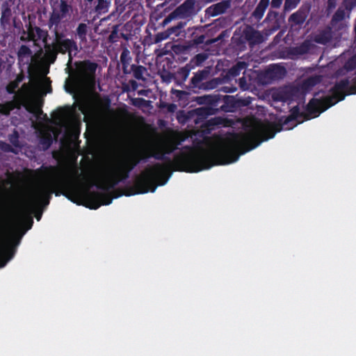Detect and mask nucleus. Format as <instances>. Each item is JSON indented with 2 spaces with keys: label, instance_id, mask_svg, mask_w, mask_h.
<instances>
[{
  "label": "nucleus",
  "instance_id": "f257e3e1",
  "mask_svg": "<svg viewBox=\"0 0 356 356\" xmlns=\"http://www.w3.org/2000/svg\"><path fill=\"white\" fill-rule=\"evenodd\" d=\"M305 110L307 113H300L299 106L296 105L290 110L291 114L284 121L264 127L260 134L257 131L248 134H230L220 143L209 149L204 148L203 140H194L195 151L184 156L179 149V172H197L213 165L236 162L241 155L254 149L262 141L274 138L283 127L292 129L298 118L310 120L314 118L308 113L307 107Z\"/></svg>",
  "mask_w": 356,
  "mask_h": 356
},
{
  "label": "nucleus",
  "instance_id": "f03ea898",
  "mask_svg": "<svg viewBox=\"0 0 356 356\" xmlns=\"http://www.w3.org/2000/svg\"><path fill=\"white\" fill-rule=\"evenodd\" d=\"M40 169L44 170L47 179L37 187L28 200L27 206L30 209L47 207L53 193L56 196L63 195L72 202L79 204L81 192L75 181L78 176L76 169H63L55 165H42Z\"/></svg>",
  "mask_w": 356,
  "mask_h": 356
},
{
  "label": "nucleus",
  "instance_id": "7ed1b4c3",
  "mask_svg": "<svg viewBox=\"0 0 356 356\" xmlns=\"http://www.w3.org/2000/svg\"><path fill=\"white\" fill-rule=\"evenodd\" d=\"M178 171V154H175L173 160L167 163H156L147 166L138 175L131 186L126 187L124 195L131 196L137 194L154 193L159 186L165 184L172 172Z\"/></svg>",
  "mask_w": 356,
  "mask_h": 356
},
{
  "label": "nucleus",
  "instance_id": "20e7f679",
  "mask_svg": "<svg viewBox=\"0 0 356 356\" xmlns=\"http://www.w3.org/2000/svg\"><path fill=\"white\" fill-rule=\"evenodd\" d=\"M330 90L331 96L317 97L319 92L314 95L307 104V110L310 115L318 117L336 103L343 100L346 95L356 94V85L350 86V80L346 78L336 82Z\"/></svg>",
  "mask_w": 356,
  "mask_h": 356
},
{
  "label": "nucleus",
  "instance_id": "39448f33",
  "mask_svg": "<svg viewBox=\"0 0 356 356\" xmlns=\"http://www.w3.org/2000/svg\"><path fill=\"white\" fill-rule=\"evenodd\" d=\"M140 159L131 156L120 160L107 173L97 179L95 184L97 188L108 192L115 188L120 182L127 179L129 173L140 163Z\"/></svg>",
  "mask_w": 356,
  "mask_h": 356
},
{
  "label": "nucleus",
  "instance_id": "423d86ee",
  "mask_svg": "<svg viewBox=\"0 0 356 356\" xmlns=\"http://www.w3.org/2000/svg\"><path fill=\"white\" fill-rule=\"evenodd\" d=\"M54 35V42L51 44L45 43L44 44L45 59L49 63L53 64L56 60L57 56L59 53L62 54L67 53L69 62H72V51L76 52L78 50L76 42L72 39L64 38V32H56V33Z\"/></svg>",
  "mask_w": 356,
  "mask_h": 356
},
{
  "label": "nucleus",
  "instance_id": "0eeeda50",
  "mask_svg": "<svg viewBox=\"0 0 356 356\" xmlns=\"http://www.w3.org/2000/svg\"><path fill=\"white\" fill-rule=\"evenodd\" d=\"M76 74L83 82H93L95 79L97 63L90 60L76 61L75 63Z\"/></svg>",
  "mask_w": 356,
  "mask_h": 356
},
{
  "label": "nucleus",
  "instance_id": "6e6552de",
  "mask_svg": "<svg viewBox=\"0 0 356 356\" xmlns=\"http://www.w3.org/2000/svg\"><path fill=\"white\" fill-rule=\"evenodd\" d=\"M175 55L170 54V56H166L163 60V71L161 76L163 81L170 83L174 81L178 85V60Z\"/></svg>",
  "mask_w": 356,
  "mask_h": 356
},
{
  "label": "nucleus",
  "instance_id": "1a4fd4ad",
  "mask_svg": "<svg viewBox=\"0 0 356 356\" xmlns=\"http://www.w3.org/2000/svg\"><path fill=\"white\" fill-rule=\"evenodd\" d=\"M113 199L109 193L88 191L84 196L85 206L90 209H97L102 205L111 204Z\"/></svg>",
  "mask_w": 356,
  "mask_h": 356
},
{
  "label": "nucleus",
  "instance_id": "9d476101",
  "mask_svg": "<svg viewBox=\"0 0 356 356\" xmlns=\"http://www.w3.org/2000/svg\"><path fill=\"white\" fill-rule=\"evenodd\" d=\"M0 227V268L3 267L6 263L15 255L16 248L12 242L3 237L1 234L2 229Z\"/></svg>",
  "mask_w": 356,
  "mask_h": 356
},
{
  "label": "nucleus",
  "instance_id": "9b49d317",
  "mask_svg": "<svg viewBox=\"0 0 356 356\" xmlns=\"http://www.w3.org/2000/svg\"><path fill=\"white\" fill-rule=\"evenodd\" d=\"M67 17V16L51 10L49 13V17L47 24L49 29L54 34H56V32H65V31H66L65 23Z\"/></svg>",
  "mask_w": 356,
  "mask_h": 356
},
{
  "label": "nucleus",
  "instance_id": "f8f14e48",
  "mask_svg": "<svg viewBox=\"0 0 356 356\" xmlns=\"http://www.w3.org/2000/svg\"><path fill=\"white\" fill-rule=\"evenodd\" d=\"M296 90L292 86H284L273 92L272 97L275 102H291L296 97Z\"/></svg>",
  "mask_w": 356,
  "mask_h": 356
},
{
  "label": "nucleus",
  "instance_id": "ddd939ff",
  "mask_svg": "<svg viewBox=\"0 0 356 356\" xmlns=\"http://www.w3.org/2000/svg\"><path fill=\"white\" fill-rule=\"evenodd\" d=\"M51 10L69 17L73 13V7L67 0H50Z\"/></svg>",
  "mask_w": 356,
  "mask_h": 356
},
{
  "label": "nucleus",
  "instance_id": "4468645a",
  "mask_svg": "<svg viewBox=\"0 0 356 356\" xmlns=\"http://www.w3.org/2000/svg\"><path fill=\"white\" fill-rule=\"evenodd\" d=\"M310 10V6H301L298 10L290 15L289 22L291 23L292 25H302L307 20Z\"/></svg>",
  "mask_w": 356,
  "mask_h": 356
},
{
  "label": "nucleus",
  "instance_id": "2eb2a0df",
  "mask_svg": "<svg viewBox=\"0 0 356 356\" xmlns=\"http://www.w3.org/2000/svg\"><path fill=\"white\" fill-rule=\"evenodd\" d=\"M286 73V70L284 66L273 64L264 71V76L271 80H279L283 78Z\"/></svg>",
  "mask_w": 356,
  "mask_h": 356
},
{
  "label": "nucleus",
  "instance_id": "dca6fc26",
  "mask_svg": "<svg viewBox=\"0 0 356 356\" xmlns=\"http://www.w3.org/2000/svg\"><path fill=\"white\" fill-rule=\"evenodd\" d=\"M243 37L252 45L261 44L263 42V36L260 32L250 26L243 29Z\"/></svg>",
  "mask_w": 356,
  "mask_h": 356
},
{
  "label": "nucleus",
  "instance_id": "f3484780",
  "mask_svg": "<svg viewBox=\"0 0 356 356\" xmlns=\"http://www.w3.org/2000/svg\"><path fill=\"white\" fill-rule=\"evenodd\" d=\"M219 111V108L204 106L192 110L191 113L197 117L194 120L197 123L198 120H203L209 115H216Z\"/></svg>",
  "mask_w": 356,
  "mask_h": 356
},
{
  "label": "nucleus",
  "instance_id": "a211bd4d",
  "mask_svg": "<svg viewBox=\"0 0 356 356\" xmlns=\"http://www.w3.org/2000/svg\"><path fill=\"white\" fill-rule=\"evenodd\" d=\"M126 75L130 74L135 79L138 81H146V76H148L147 69L140 65L131 64V67H129L127 73H124Z\"/></svg>",
  "mask_w": 356,
  "mask_h": 356
},
{
  "label": "nucleus",
  "instance_id": "6ab92c4d",
  "mask_svg": "<svg viewBox=\"0 0 356 356\" xmlns=\"http://www.w3.org/2000/svg\"><path fill=\"white\" fill-rule=\"evenodd\" d=\"M231 6V0L222 1L207 8L206 13L211 16L224 13Z\"/></svg>",
  "mask_w": 356,
  "mask_h": 356
},
{
  "label": "nucleus",
  "instance_id": "aec40b11",
  "mask_svg": "<svg viewBox=\"0 0 356 356\" xmlns=\"http://www.w3.org/2000/svg\"><path fill=\"white\" fill-rule=\"evenodd\" d=\"M225 119L222 117H214L207 120L202 125L203 132L210 134L211 131L215 129L216 127L225 125Z\"/></svg>",
  "mask_w": 356,
  "mask_h": 356
},
{
  "label": "nucleus",
  "instance_id": "412c9836",
  "mask_svg": "<svg viewBox=\"0 0 356 356\" xmlns=\"http://www.w3.org/2000/svg\"><path fill=\"white\" fill-rule=\"evenodd\" d=\"M22 105L21 99H14L0 104V113L8 115L15 108L19 109Z\"/></svg>",
  "mask_w": 356,
  "mask_h": 356
},
{
  "label": "nucleus",
  "instance_id": "4be33fe9",
  "mask_svg": "<svg viewBox=\"0 0 356 356\" xmlns=\"http://www.w3.org/2000/svg\"><path fill=\"white\" fill-rule=\"evenodd\" d=\"M221 101L219 95H204L198 98V102L204 104L206 106H211L213 108H218V104Z\"/></svg>",
  "mask_w": 356,
  "mask_h": 356
},
{
  "label": "nucleus",
  "instance_id": "5701e85b",
  "mask_svg": "<svg viewBox=\"0 0 356 356\" xmlns=\"http://www.w3.org/2000/svg\"><path fill=\"white\" fill-rule=\"evenodd\" d=\"M194 0H186L183 4L179 6V19L191 15L194 12Z\"/></svg>",
  "mask_w": 356,
  "mask_h": 356
},
{
  "label": "nucleus",
  "instance_id": "b1692460",
  "mask_svg": "<svg viewBox=\"0 0 356 356\" xmlns=\"http://www.w3.org/2000/svg\"><path fill=\"white\" fill-rule=\"evenodd\" d=\"M269 3L270 0H260V2L252 13V17L259 22L260 19H261L266 8L269 6Z\"/></svg>",
  "mask_w": 356,
  "mask_h": 356
},
{
  "label": "nucleus",
  "instance_id": "393cba45",
  "mask_svg": "<svg viewBox=\"0 0 356 356\" xmlns=\"http://www.w3.org/2000/svg\"><path fill=\"white\" fill-rule=\"evenodd\" d=\"M131 60L132 58L131 56L130 51L127 47H124L120 54V63L122 64L123 73H127L129 67H131Z\"/></svg>",
  "mask_w": 356,
  "mask_h": 356
},
{
  "label": "nucleus",
  "instance_id": "a878e982",
  "mask_svg": "<svg viewBox=\"0 0 356 356\" xmlns=\"http://www.w3.org/2000/svg\"><path fill=\"white\" fill-rule=\"evenodd\" d=\"M209 75V70L204 69L199 70L196 72L191 79V83L193 87H200L202 82L205 80Z\"/></svg>",
  "mask_w": 356,
  "mask_h": 356
},
{
  "label": "nucleus",
  "instance_id": "bb28decb",
  "mask_svg": "<svg viewBox=\"0 0 356 356\" xmlns=\"http://www.w3.org/2000/svg\"><path fill=\"white\" fill-rule=\"evenodd\" d=\"M172 33H175L176 36H178V25L174 26L171 28L168 29L166 31L158 33L154 37V43H159L161 41L166 40Z\"/></svg>",
  "mask_w": 356,
  "mask_h": 356
},
{
  "label": "nucleus",
  "instance_id": "cd10ccee",
  "mask_svg": "<svg viewBox=\"0 0 356 356\" xmlns=\"http://www.w3.org/2000/svg\"><path fill=\"white\" fill-rule=\"evenodd\" d=\"M278 17H279V12H277V11H274V10H270L268 12V13L265 17V19L264 21V23H268V22H272V21H275L273 26L272 28H270V29L269 30V33L276 31L280 28L279 19H277Z\"/></svg>",
  "mask_w": 356,
  "mask_h": 356
},
{
  "label": "nucleus",
  "instance_id": "c85d7f7f",
  "mask_svg": "<svg viewBox=\"0 0 356 356\" xmlns=\"http://www.w3.org/2000/svg\"><path fill=\"white\" fill-rule=\"evenodd\" d=\"M32 55V51L31 49L25 45L22 44L18 49L17 51V58L19 63H22L24 61V58H26L25 63H29V58Z\"/></svg>",
  "mask_w": 356,
  "mask_h": 356
},
{
  "label": "nucleus",
  "instance_id": "c756f323",
  "mask_svg": "<svg viewBox=\"0 0 356 356\" xmlns=\"http://www.w3.org/2000/svg\"><path fill=\"white\" fill-rule=\"evenodd\" d=\"M248 65L243 61H239L230 67L227 72L229 76L234 78L240 75L242 70H245Z\"/></svg>",
  "mask_w": 356,
  "mask_h": 356
},
{
  "label": "nucleus",
  "instance_id": "7c9ffc66",
  "mask_svg": "<svg viewBox=\"0 0 356 356\" xmlns=\"http://www.w3.org/2000/svg\"><path fill=\"white\" fill-rule=\"evenodd\" d=\"M311 49V44L308 41H305L300 45L293 47L291 50L292 55H305Z\"/></svg>",
  "mask_w": 356,
  "mask_h": 356
},
{
  "label": "nucleus",
  "instance_id": "2f4dec72",
  "mask_svg": "<svg viewBox=\"0 0 356 356\" xmlns=\"http://www.w3.org/2000/svg\"><path fill=\"white\" fill-rule=\"evenodd\" d=\"M161 54L167 56H170V54L178 56V44H176L175 42L165 43L161 49Z\"/></svg>",
  "mask_w": 356,
  "mask_h": 356
},
{
  "label": "nucleus",
  "instance_id": "473e14b6",
  "mask_svg": "<svg viewBox=\"0 0 356 356\" xmlns=\"http://www.w3.org/2000/svg\"><path fill=\"white\" fill-rule=\"evenodd\" d=\"M111 6L109 0H97V3L95 6V12L99 15L105 14L108 11Z\"/></svg>",
  "mask_w": 356,
  "mask_h": 356
},
{
  "label": "nucleus",
  "instance_id": "72a5a7b5",
  "mask_svg": "<svg viewBox=\"0 0 356 356\" xmlns=\"http://www.w3.org/2000/svg\"><path fill=\"white\" fill-rule=\"evenodd\" d=\"M157 106L164 113H174L177 107L175 104L167 103L162 100L157 103Z\"/></svg>",
  "mask_w": 356,
  "mask_h": 356
},
{
  "label": "nucleus",
  "instance_id": "f704fd0d",
  "mask_svg": "<svg viewBox=\"0 0 356 356\" xmlns=\"http://www.w3.org/2000/svg\"><path fill=\"white\" fill-rule=\"evenodd\" d=\"M154 158L157 160H165V153L163 152L159 149H154L152 152L151 153H145L144 156L142 158H140L139 159L147 161L149 158Z\"/></svg>",
  "mask_w": 356,
  "mask_h": 356
},
{
  "label": "nucleus",
  "instance_id": "c9c22d12",
  "mask_svg": "<svg viewBox=\"0 0 356 356\" xmlns=\"http://www.w3.org/2000/svg\"><path fill=\"white\" fill-rule=\"evenodd\" d=\"M39 143L43 151L47 150L53 143V138L50 134H46L40 138Z\"/></svg>",
  "mask_w": 356,
  "mask_h": 356
},
{
  "label": "nucleus",
  "instance_id": "e433bc0d",
  "mask_svg": "<svg viewBox=\"0 0 356 356\" xmlns=\"http://www.w3.org/2000/svg\"><path fill=\"white\" fill-rule=\"evenodd\" d=\"M345 8L339 7L332 17V21L336 23L342 22L345 19L346 13Z\"/></svg>",
  "mask_w": 356,
  "mask_h": 356
},
{
  "label": "nucleus",
  "instance_id": "4c0bfd02",
  "mask_svg": "<svg viewBox=\"0 0 356 356\" xmlns=\"http://www.w3.org/2000/svg\"><path fill=\"white\" fill-rule=\"evenodd\" d=\"M88 32V26L84 23H81L76 28V34L81 40H85L86 39V35Z\"/></svg>",
  "mask_w": 356,
  "mask_h": 356
},
{
  "label": "nucleus",
  "instance_id": "58836bf2",
  "mask_svg": "<svg viewBox=\"0 0 356 356\" xmlns=\"http://www.w3.org/2000/svg\"><path fill=\"white\" fill-rule=\"evenodd\" d=\"M208 58L207 53H199L196 54L191 62L197 66L201 65Z\"/></svg>",
  "mask_w": 356,
  "mask_h": 356
},
{
  "label": "nucleus",
  "instance_id": "ea45409f",
  "mask_svg": "<svg viewBox=\"0 0 356 356\" xmlns=\"http://www.w3.org/2000/svg\"><path fill=\"white\" fill-rule=\"evenodd\" d=\"M300 0H285L284 4V11L289 12L295 9L299 4Z\"/></svg>",
  "mask_w": 356,
  "mask_h": 356
},
{
  "label": "nucleus",
  "instance_id": "a19ab883",
  "mask_svg": "<svg viewBox=\"0 0 356 356\" xmlns=\"http://www.w3.org/2000/svg\"><path fill=\"white\" fill-rule=\"evenodd\" d=\"M11 16V10L8 7V4H3L2 7V11H1V22H3L4 20H9L10 17Z\"/></svg>",
  "mask_w": 356,
  "mask_h": 356
},
{
  "label": "nucleus",
  "instance_id": "79ce46f5",
  "mask_svg": "<svg viewBox=\"0 0 356 356\" xmlns=\"http://www.w3.org/2000/svg\"><path fill=\"white\" fill-rule=\"evenodd\" d=\"M178 17V7L175 8L173 11L165 19L162 21V22L160 24L162 26H165L168 23H170L172 19H176Z\"/></svg>",
  "mask_w": 356,
  "mask_h": 356
},
{
  "label": "nucleus",
  "instance_id": "37998d69",
  "mask_svg": "<svg viewBox=\"0 0 356 356\" xmlns=\"http://www.w3.org/2000/svg\"><path fill=\"white\" fill-rule=\"evenodd\" d=\"M344 67L348 71H351L356 69V54L349 58L344 65Z\"/></svg>",
  "mask_w": 356,
  "mask_h": 356
},
{
  "label": "nucleus",
  "instance_id": "c03bdc74",
  "mask_svg": "<svg viewBox=\"0 0 356 356\" xmlns=\"http://www.w3.org/2000/svg\"><path fill=\"white\" fill-rule=\"evenodd\" d=\"M8 140L10 143L15 147H19V134L16 130H14L12 134H10L8 136Z\"/></svg>",
  "mask_w": 356,
  "mask_h": 356
},
{
  "label": "nucleus",
  "instance_id": "a18cd8bd",
  "mask_svg": "<svg viewBox=\"0 0 356 356\" xmlns=\"http://www.w3.org/2000/svg\"><path fill=\"white\" fill-rule=\"evenodd\" d=\"M342 6L345 8L348 13H350L356 7V0H343ZM349 14L348 13V15Z\"/></svg>",
  "mask_w": 356,
  "mask_h": 356
},
{
  "label": "nucleus",
  "instance_id": "49530a36",
  "mask_svg": "<svg viewBox=\"0 0 356 356\" xmlns=\"http://www.w3.org/2000/svg\"><path fill=\"white\" fill-rule=\"evenodd\" d=\"M69 110L70 108L68 107L58 108L55 113L54 118L58 120L63 119L65 117L67 113L69 111Z\"/></svg>",
  "mask_w": 356,
  "mask_h": 356
},
{
  "label": "nucleus",
  "instance_id": "de8ad7c7",
  "mask_svg": "<svg viewBox=\"0 0 356 356\" xmlns=\"http://www.w3.org/2000/svg\"><path fill=\"white\" fill-rule=\"evenodd\" d=\"M19 83L15 80L10 81L6 86V91L9 94H15L16 90L19 88Z\"/></svg>",
  "mask_w": 356,
  "mask_h": 356
},
{
  "label": "nucleus",
  "instance_id": "09e8293b",
  "mask_svg": "<svg viewBox=\"0 0 356 356\" xmlns=\"http://www.w3.org/2000/svg\"><path fill=\"white\" fill-rule=\"evenodd\" d=\"M149 101L143 98H136L133 100V104L138 107H146L149 105Z\"/></svg>",
  "mask_w": 356,
  "mask_h": 356
},
{
  "label": "nucleus",
  "instance_id": "8fccbe9b",
  "mask_svg": "<svg viewBox=\"0 0 356 356\" xmlns=\"http://www.w3.org/2000/svg\"><path fill=\"white\" fill-rule=\"evenodd\" d=\"M330 41V38L327 33H323L318 35L315 38V42L319 44H326Z\"/></svg>",
  "mask_w": 356,
  "mask_h": 356
},
{
  "label": "nucleus",
  "instance_id": "3c124183",
  "mask_svg": "<svg viewBox=\"0 0 356 356\" xmlns=\"http://www.w3.org/2000/svg\"><path fill=\"white\" fill-rule=\"evenodd\" d=\"M0 147L1 148V149H3L4 152H13V153H16V152L15 151V149L8 143H4V142H1V144L0 145Z\"/></svg>",
  "mask_w": 356,
  "mask_h": 356
},
{
  "label": "nucleus",
  "instance_id": "603ef678",
  "mask_svg": "<svg viewBox=\"0 0 356 356\" xmlns=\"http://www.w3.org/2000/svg\"><path fill=\"white\" fill-rule=\"evenodd\" d=\"M218 81L217 79H212L209 81L206 82V86H204V88L206 89H213L217 87Z\"/></svg>",
  "mask_w": 356,
  "mask_h": 356
},
{
  "label": "nucleus",
  "instance_id": "864d4df0",
  "mask_svg": "<svg viewBox=\"0 0 356 356\" xmlns=\"http://www.w3.org/2000/svg\"><path fill=\"white\" fill-rule=\"evenodd\" d=\"M35 31L39 38H42V37L47 38L48 35V33L47 31H44L38 26L35 27Z\"/></svg>",
  "mask_w": 356,
  "mask_h": 356
},
{
  "label": "nucleus",
  "instance_id": "5fc2aeb1",
  "mask_svg": "<svg viewBox=\"0 0 356 356\" xmlns=\"http://www.w3.org/2000/svg\"><path fill=\"white\" fill-rule=\"evenodd\" d=\"M283 0H272L270 3L271 8H279L282 3Z\"/></svg>",
  "mask_w": 356,
  "mask_h": 356
},
{
  "label": "nucleus",
  "instance_id": "6e6d98bb",
  "mask_svg": "<svg viewBox=\"0 0 356 356\" xmlns=\"http://www.w3.org/2000/svg\"><path fill=\"white\" fill-rule=\"evenodd\" d=\"M337 6V0H327V10H332Z\"/></svg>",
  "mask_w": 356,
  "mask_h": 356
},
{
  "label": "nucleus",
  "instance_id": "4d7b16f0",
  "mask_svg": "<svg viewBox=\"0 0 356 356\" xmlns=\"http://www.w3.org/2000/svg\"><path fill=\"white\" fill-rule=\"evenodd\" d=\"M174 149L176 150L178 149V130L174 131Z\"/></svg>",
  "mask_w": 356,
  "mask_h": 356
},
{
  "label": "nucleus",
  "instance_id": "13d9d810",
  "mask_svg": "<svg viewBox=\"0 0 356 356\" xmlns=\"http://www.w3.org/2000/svg\"><path fill=\"white\" fill-rule=\"evenodd\" d=\"M316 79H317L316 77H310L305 81L304 84L314 86L316 83Z\"/></svg>",
  "mask_w": 356,
  "mask_h": 356
},
{
  "label": "nucleus",
  "instance_id": "bf43d9fd",
  "mask_svg": "<svg viewBox=\"0 0 356 356\" xmlns=\"http://www.w3.org/2000/svg\"><path fill=\"white\" fill-rule=\"evenodd\" d=\"M205 36L204 35H200L194 42V44H200L204 42Z\"/></svg>",
  "mask_w": 356,
  "mask_h": 356
},
{
  "label": "nucleus",
  "instance_id": "052dcab7",
  "mask_svg": "<svg viewBox=\"0 0 356 356\" xmlns=\"http://www.w3.org/2000/svg\"><path fill=\"white\" fill-rule=\"evenodd\" d=\"M24 75L22 73H20L17 75L15 80L16 81V82H17L19 84L24 80Z\"/></svg>",
  "mask_w": 356,
  "mask_h": 356
},
{
  "label": "nucleus",
  "instance_id": "680f3d73",
  "mask_svg": "<svg viewBox=\"0 0 356 356\" xmlns=\"http://www.w3.org/2000/svg\"><path fill=\"white\" fill-rule=\"evenodd\" d=\"M129 83H130V85L131 86V87H132V88L134 90H136L137 89V88L138 86V83L136 82V80H130L129 81Z\"/></svg>",
  "mask_w": 356,
  "mask_h": 356
},
{
  "label": "nucleus",
  "instance_id": "e2e57ef3",
  "mask_svg": "<svg viewBox=\"0 0 356 356\" xmlns=\"http://www.w3.org/2000/svg\"><path fill=\"white\" fill-rule=\"evenodd\" d=\"M26 213L24 212H20L17 215V222H19L22 218H26Z\"/></svg>",
  "mask_w": 356,
  "mask_h": 356
},
{
  "label": "nucleus",
  "instance_id": "0e129e2a",
  "mask_svg": "<svg viewBox=\"0 0 356 356\" xmlns=\"http://www.w3.org/2000/svg\"><path fill=\"white\" fill-rule=\"evenodd\" d=\"M33 218H32L31 217H29V218H28V223H29V226H28V227H27V229H31V228L32 225H33Z\"/></svg>",
  "mask_w": 356,
  "mask_h": 356
},
{
  "label": "nucleus",
  "instance_id": "69168bd1",
  "mask_svg": "<svg viewBox=\"0 0 356 356\" xmlns=\"http://www.w3.org/2000/svg\"><path fill=\"white\" fill-rule=\"evenodd\" d=\"M185 136L184 134L181 131H179V145H181V142L184 141Z\"/></svg>",
  "mask_w": 356,
  "mask_h": 356
},
{
  "label": "nucleus",
  "instance_id": "338daca9",
  "mask_svg": "<svg viewBox=\"0 0 356 356\" xmlns=\"http://www.w3.org/2000/svg\"><path fill=\"white\" fill-rule=\"evenodd\" d=\"M226 108L227 106L225 104H222L220 108L221 111H224V112H227L228 110Z\"/></svg>",
  "mask_w": 356,
  "mask_h": 356
},
{
  "label": "nucleus",
  "instance_id": "774afa93",
  "mask_svg": "<svg viewBox=\"0 0 356 356\" xmlns=\"http://www.w3.org/2000/svg\"><path fill=\"white\" fill-rule=\"evenodd\" d=\"M124 0H115V3L116 5H121L124 3Z\"/></svg>",
  "mask_w": 356,
  "mask_h": 356
}]
</instances>
